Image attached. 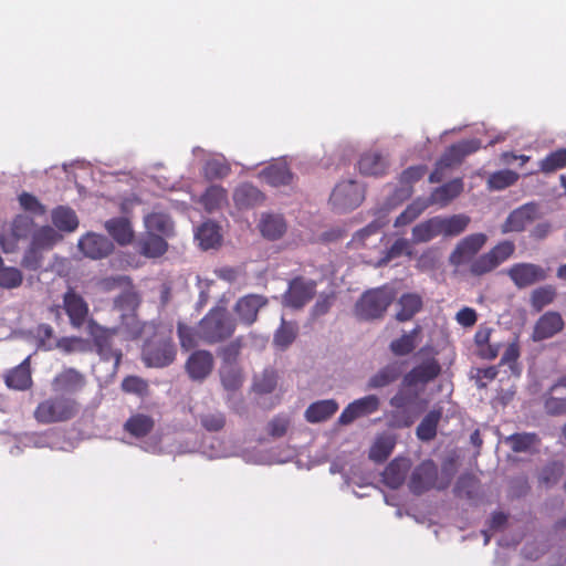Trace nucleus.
Wrapping results in <instances>:
<instances>
[{"label": "nucleus", "instance_id": "nucleus-1", "mask_svg": "<svg viewBox=\"0 0 566 566\" xmlns=\"http://www.w3.org/2000/svg\"><path fill=\"white\" fill-rule=\"evenodd\" d=\"M237 322L224 307H212L197 324L189 326L182 322L177 324V335L182 349L190 350L199 342L214 345L229 339L235 332Z\"/></svg>", "mask_w": 566, "mask_h": 566}, {"label": "nucleus", "instance_id": "nucleus-2", "mask_svg": "<svg viewBox=\"0 0 566 566\" xmlns=\"http://www.w3.org/2000/svg\"><path fill=\"white\" fill-rule=\"evenodd\" d=\"M80 410L81 405L75 398L55 394L38 403L33 417L41 424L61 423L74 419Z\"/></svg>", "mask_w": 566, "mask_h": 566}, {"label": "nucleus", "instance_id": "nucleus-3", "mask_svg": "<svg viewBox=\"0 0 566 566\" xmlns=\"http://www.w3.org/2000/svg\"><path fill=\"white\" fill-rule=\"evenodd\" d=\"M395 300V291L381 286L366 291L355 304V314L364 321L378 319L384 316Z\"/></svg>", "mask_w": 566, "mask_h": 566}, {"label": "nucleus", "instance_id": "nucleus-4", "mask_svg": "<svg viewBox=\"0 0 566 566\" xmlns=\"http://www.w3.org/2000/svg\"><path fill=\"white\" fill-rule=\"evenodd\" d=\"M176 346L170 336L156 332L142 349V359L147 367L164 368L174 363Z\"/></svg>", "mask_w": 566, "mask_h": 566}, {"label": "nucleus", "instance_id": "nucleus-5", "mask_svg": "<svg viewBox=\"0 0 566 566\" xmlns=\"http://www.w3.org/2000/svg\"><path fill=\"white\" fill-rule=\"evenodd\" d=\"M86 331L101 359L113 360L114 367L117 368L122 361L123 353L122 349L113 346V339L119 334V328L106 327L94 318H90Z\"/></svg>", "mask_w": 566, "mask_h": 566}, {"label": "nucleus", "instance_id": "nucleus-6", "mask_svg": "<svg viewBox=\"0 0 566 566\" xmlns=\"http://www.w3.org/2000/svg\"><path fill=\"white\" fill-rule=\"evenodd\" d=\"M451 478L439 479L438 467L432 460H424L417 465L409 480V490L416 495L437 489L444 490L449 486Z\"/></svg>", "mask_w": 566, "mask_h": 566}, {"label": "nucleus", "instance_id": "nucleus-7", "mask_svg": "<svg viewBox=\"0 0 566 566\" xmlns=\"http://www.w3.org/2000/svg\"><path fill=\"white\" fill-rule=\"evenodd\" d=\"M515 251L512 241L504 240L494 245L490 251L476 256L469 264L472 276L481 277L494 271L499 265L509 260Z\"/></svg>", "mask_w": 566, "mask_h": 566}, {"label": "nucleus", "instance_id": "nucleus-8", "mask_svg": "<svg viewBox=\"0 0 566 566\" xmlns=\"http://www.w3.org/2000/svg\"><path fill=\"white\" fill-rule=\"evenodd\" d=\"M412 387L400 388L389 400L395 409L390 413L389 423L396 428H408L413 423V418L406 413V410L416 403L419 392L411 390Z\"/></svg>", "mask_w": 566, "mask_h": 566}, {"label": "nucleus", "instance_id": "nucleus-9", "mask_svg": "<svg viewBox=\"0 0 566 566\" xmlns=\"http://www.w3.org/2000/svg\"><path fill=\"white\" fill-rule=\"evenodd\" d=\"M363 187L355 180H344L337 184L329 197V202L339 211L357 208L364 200Z\"/></svg>", "mask_w": 566, "mask_h": 566}, {"label": "nucleus", "instance_id": "nucleus-10", "mask_svg": "<svg viewBox=\"0 0 566 566\" xmlns=\"http://www.w3.org/2000/svg\"><path fill=\"white\" fill-rule=\"evenodd\" d=\"M488 241L484 233H472L461 239L449 255V263L455 268L470 264Z\"/></svg>", "mask_w": 566, "mask_h": 566}, {"label": "nucleus", "instance_id": "nucleus-11", "mask_svg": "<svg viewBox=\"0 0 566 566\" xmlns=\"http://www.w3.org/2000/svg\"><path fill=\"white\" fill-rule=\"evenodd\" d=\"M62 306L73 328L80 329L85 324L87 325L90 315L88 303L74 287H69L63 294Z\"/></svg>", "mask_w": 566, "mask_h": 566}, {"label": "nucleus", "instance_id": "nucleus-12", "mask_svg": "<svg viewBox=\"0 0 566 566\" xmlns=\"http://www.w3.org/2000/svg\"><path fill=\"white\" fill-rule=\"evenodd\" d=\"M506 274L517 289L528 287L548 277L546 269L528 262L513 264L507 269Z\"/></svg>", "mask_w": 566, "mask_h": 566}, {"label": "nucleus", "instance_id": "nucleus-13", "mask_svg": "<svg viewBox=\"0 0 566 566\" xmlns=\"http://www.w3.org/2000/svg\"><path fill=\"white\" fill-rule=\"evenodd\" d=\"M87 384L86 377L73 367L63 368L52 381L51 389L56 395L70 396L82 391Z\"/></svg>", "mask_w": 566, "mask_h": 566}, {"label": "nucleus", "instance_id": "nucleus-14", "mask_svg": "<svg viewBox=\"0 0 566 566\" xmlns=\"http://www.w3.org/2000/svg\"><path fill=\"white\" fill-rule=\"evenodd\" d=\"M316 282L303 276H296L289 283L284 294V304L292 308H302L315 295Z\"/></svg>", "mask_w": 566, "mask_h": 566}, {"label": "nucleus", "instance_id": "nucleus-15", "mask_svg": "<svg viewBox=\"0 0 566 566\" xmlns=\"http://www.w3.org/2000/svg\"><path fill=\"white\" fill-rule=\"evenodd\" d=\"M78 249L86 258L101 260L114 251V244L105 235L88 232L78 240Z\"/></svg>", "mask_w": 566, "mask_h": 566}, {"label": "nucleus", "instance_id": "nucleus-16", "mask_svg": "<svg viewBox=\"0 0 566 566\" xmlns=\"http://www.w3.org/2000/svg\"><path fill=\"white\" fill-rule=\"evenodd\" d=\"M213 355L206 349H197L188 357L185 369L193 381L205 380L213 370Z\"/></svg>", "mask_w": 566, "mask_h": 566}, {"label": "nucleus", "instance_id": "nucleus-17", "mask_svg": "<svg viewBox=\"0 0 566 566\" xmlns=\"http://www.w3.org/2000/svg\"><path fill=\"white\" fill-rule=\"evenodd\" d=\"M380 400L376 395H368L350 402L340 413L338 422L349 424L356 419L369 416L379 409Z\"/></svg>", "mask_w": 566, "mask_h": 566}, {"label": "nucleus", "instance_id": "nucleus-18", "mask_svg": "<svg viewBox=\"0 0 566 566\" xmlns=\"http://www.w3.org/2000/svg\"><path fill=\"white\" fill-rule=\"evenodd\" d=\"M33 220L23 214L17 216L11 223L10 232L0 235V244L4 252H13L20 240H25L32 232Z\"/></svg>", "mask_w": 566, "mask_h": 566}, {"label": "nucleus", "instance_id": "nucleus-19", "mask_svg": "<svg viewBox=\"0 0 566 566\" xmlns=\"http://www.w3.org/2000/svg\"><path fill=\"white\" fill-rule=\"evenodd\" d=\"M441 373V366L436 358H429L410 369L403 377L405 387L427 385L434 380Z\"/></svg>", "mask_w": 566, "mask_h": 566}, {"label": "nucleus", "instance_id": "nucleus-20", "mask_svg": "<svg viewBox=\"0 0 566 566\" xmlns=\"http://www.w3.org/2000/svg\"><path fill=\"white\" fill-rule=\"evenodd\" d=\"M480 147L481 142L479 139H465L452 144L439 158L440 165H444L448 168L459 165L467 156L479 150Z\"/></svg>", "mask_w": 566, "mask_h": 566}, {"label": "nucleus", "instance_id": "nucleus-21", "mask_svg": "<svg viewBox=\"0 0 566 566\" xmlns=\"http://www.w3.org/2000/svg\"><path fill=\"white\" fill-rule=\"evenodd\" d=\"M564 326L565 322L558 312H546L535 323L533 339L536 342L548 339L562 332Z\"/></svg>", "mask_w": 566, "mask_h": 566}, {"label": "nucleus", "instance_id": "nucleus-22", "mask_svg": "<svg viewBox=\"0 0 566 566\" xmlns=\"http://www.w3.org/2000/svg\"><path fill=\"white\" fill-rule=\"evenodd\" d=\"M538 214V206L534 202L525 203L513 210L504 224V231L520 232L533 222Z\"/></svg>", "mask_w": 566, "mask_h": 566}, {"label": "nucleus", "instance_id": "nucleus-23", "mask_svg": "<svg viewBox=\"0 0 566 566\" xmlns=\"http://www.w3.org/2000/svg\"><path fill=\"white\" fill-rule=\"evenodd\" d=\"M463 188V180L461 178H454L449 182L434 188L426 201L429 206L437 205L439 207H446L461 195Z\"/></svg>", "mask_w": 566, "mask_h": 566}, {"label": "nucleus", "instance_id": "nucleus-24", "mask_svg": "<svg viewBox=\"0 0 566 566\" xmlns=\"http://www.w3.org/2000/svg\"><path fill=\"white\" fill-rule=\"evenodd\" d=\"M410 460L407 458L394 459L382 472L384 483L390 489L400 488L406 480V475L410 470Z\"/></svg>", "mask_w": 566, "mask_h": 566}, {"label": "nucleus", "instance_id": "nucleus-25", "mask_svg": "<svg viewBox=\"0 0 566 566\" xmlns=\"http://www.w3.org/2000/svg\"><path fill=\"white\" fill-rule=\"evenodd\" d=\"M259 177L272 187L287 186L293 175L285 163H274L261 170Z\"/></svg>", "mask_w": 566, "mask_h": 566}, {"label": "nucleus", "instance_id": "nucleus-26", "mask_svg": "<svg viewBox=\"0 0 566 566\" xmlns=\"http://www.w3.org/2000/svg\"><path fill=\"white\" fill-rule=\"evenodd\" d=\"M153 327V324L139 321L136 313H123L120 314L119 325L114 328H119V334H123L125 339L135 340L143 335L146 328Z\"/></svg>", "mask_w": 566, "mask_h": 566}, {"label": "nucleus", "instance_id": "nucleus-27", "mask_svg": "<svg viewBox=\"0 0 566 566\" xmlns=\"http://www.w3.org/2000/svg\"><path fill=\"white\" fill-rule=\"evenodd\" d=\"M387 168V159L376 150L364 153L358 161L360 174L366 176H381L386 172Z\"/></svg>", "mask_w": 566, "mask_h": 566}, {"label": "nucleus", "instance_id": "nucleus-28", "mask_svg": "<svg viewBox=\"0 0 566 566\" xmlns=\"http://www.w3.org/2000/svg\"><path fill=\"white\" fill-rule=\"evenodd\" d=\"M263 193L251 184H242L233 192V201L240 209H248L259 206L263 202Z\"/></svg>", "mask_w": 566, "mask_h": 566}, {"label": "nucleus", "instance_id": "nucleus-29", "mask_svg": "<svg viewBox=\"0 0 566 566\" xmlns=\"http://www.w3.org/2000/svg\"><path fill=\"white\" fill-rule=\"evenodd\" d=\"M401 375L399 363L387 364L374 374L367 382V389H381L394 384Z\"/></svg>", "mask_w": 566, "mask_h": 566}, {"label": "nucleus", "instance_id": "nucleus-30", "mask_svg": "<svg viewBox=\"0 0 566 566\" xmlns=\"http://www.w3.org/2000/svg\"><path fill=\"white\" fill-rule=\"evenodd\" d=\"M105 229L108 234L120 245H126L132 242L134 231L127 218L118 217L109 219L105 222Z\"/></svg>", "mask_w": 566, "mask_h": 566}, {"label": "nucleus", "instance_id": "nucleus-31", "mask_svg": "<svg viewBox=\"0 0 566 566\" xmlns=\"http://www.w3.org/2000/svg\"><path fill=\"white\" fill-rule=\"evenodd\" d=\"M264 303L259 295H248L237 302L234 311L242 322L250 325L255 322L258 312Z\"/></svg>", "mask_w": 566, "mask_h": 566}, {"label": "nucleus", "instance_id": "nucleus-32", "mask_svg": "<svg viewBox=\"0 0 566 566\" xmlns=\"http://www.w3.org/2000/svg\"><path fill=\"white\" fill-rule=\"evenodd\" d=\"M6 385L17 390H25L31 387L32 377L29 358L24 359L6 375Z\"/></svg>", "mask_w": 566, "mask_h": 566}, {"label": "nucleus", "instance_id": "nucleus-33", "mask_svg": "<svg viewBox=\"0 0 566 566\" xmlns=\"http://www.w3.org/2000/svg\"><path fill=\"white\" fill-rule=\"evenodd\" d=\"M338 409L334 399L319 400L311 403L305 410V419L311 423H317L329 419Z\"/></svg>", "mask_w": 566, "mask_h": 566}, {"label": "nucleus", "instance_id": "nucleus-34", "mask_svg": "<svg viewBox=\"0 0 566 566\" xmlns=\"http://www.w3.org/2000/svg\"><path fill=\"white\" fill-rule=\"evenodd\" d=\"M168 249V243L163 238V235L147 232L145 237H143L138 241V250L139 253L147 258H159L166 253Z\"/></svg>", "mask_w": 566, "mask_h": 566}, {"label": "nucleus", "instance_id": "nucleus-35", "mask_svg": "<svg viewBox=\"0 0 566 566\" xmlns=\"http://www.w3.org/2000/svg\"><path fill=\"white\" fill-rule=\"evenodd\" d=\"M399 311L396 318L399 322L410 321L422 308V297L417 293L402 294L398 301Z\"/></svg>", "mask_w": 566, "mask_h": 566}, {"label": "nucleus", "instance_id": "nucleus-36", "mask_svg": "<svg viewBox=\"0 0 566 566\" xmlns=\"http://www.w3.org/2000/svg\"><path fill=\"white\" fill-rule=\"evenodd\" d=\"M155 427L154 419L144 413L132 415L124 423V430L135 438L148 436Z\"/></svg>", "mask_w": 566, "mask_h": 566}, {"label": "nucleus", "instance_id": "nucleus-37", "mask_svg": "<svg viewBox=\"0 0 566 566\" xmlns=\"http://www.w3.org/2000/svg\"><path fill=\"white\" fill-rule=\"evenodd\" d=\"M442 417V408L430 410L418 424L416 434L421 441H431L437 436L438 424Z\"/></svg>", "mask_w": 566, "mask_h": 566}, {"label": "nucleus", "instance_id": "nucleus-38", "mask_svg": "<svg viewBox=\"0 0 566 566\" xmlns=\"http://www.w3.org/2000/svg\"><path fill=\"white\" fill-rule=\"evenodd\" d=\"M441 235L439 217L427 219L412 228V242L424 243Z\"/></svg>", "mask_w": 566, "mask_h": 566}, {"label": "nucleus", "instance_id": "nucleus-39", "mask_svg": "<svg viewBox=\"0 0 566 566\" xmlns=\"http://www.w3.org/2000/svg\"><path fill=\"white\" fill-rule=\"evenodd\" d=\"M439 217L441 235L443 237H458L465 231L471 222L469 216L464 213L452 214L450 217Z\"/></svg>", "mask_w": 566, "mask_h": 566}, {"label": "nucleus", "instance_id": "nucleus-40", "mask_svg": "<svg viewBox=\"0 0 566 566\" xmlns=\"http://www.w3.org/2000/svg\"><path fill=\"white\" fill-rule=\"evenodd\" d=\"M227 201L228 192L223 187L219 185H212L208 187L200 197V203L208 212L220 209L223 205L227 203Z\"/></svg>", "mask_w": 566, "mask_h": 566}, {"label": "nucleus", "instance_id": "nucleus-41", "mask_svg": "<svg viewBox=\"0 0 566 566\" xmlns=\"http://www.w3.org/2000/svg\"><path fill=\"white\" fill-rule=\"evenodd\" d=\"M196 238L205 250L216 248L222 239L219 226L211 221L205 222L198 228Z\"/></svg>", "mask_w": 566, "mask_h": 566}, {"label": "nucleus", "instance_id": "nucleus-42", "mask_svg": "<svg viewBox=\"0 0 566 566\" xmlns=\"http://www.w3.org/2000/svg\"><path fill=\"white\" fill-rule=\"evenodd\" d=\"M219 374L221 384L227 391L235 392L242 387L244 376L239 365L221 366Z\"/></svg>", "mask_w": 566, "mask_h": 566}, {"label": "nucleus", "instance_id": "nucleus-43", "mask_svg": "<svg viewBox=\"0 0 566 566\" xmlns=\"http://www.w3.org/2000/svg\"><path fill=\"white\" fill-rule=\"evenodd\" d=\"M145 226L150 233L157 232L159 235H170L174 230V223L170 217L164 212H153L145 217Z\"/></svg>", "mask_w": 566, "mask_h": 566}, {"label": "nucleus", "instance_id": "nucleus-44", "mask_svg": "<svg viewBox=\"0 0 566 566\" xmlns=\"http://www.w3.org/2000/svg\"><path fill=\"white\" fill-rule=\"evenodd\" d=\"M421 333V327L417 325L409 333L395 339L390 344V350L397 356H406L413 352L417 346V339Z\"/></svg>", "mask_w": 566, "mask_h": 566}, {"label": "nucleus", "instance_id": "nucleus-45", "mask_svg": "<svg viewBox=\"0 0 566 566\" xmlns=\"http://www.w3.org/2000/svg\"><path fill=\"white\" fill-rule=\"evenodd\" d=\"M52 222L61 231L72 232L78 226V219L74 210L60 206L52 211Z\"/></svg>", "mask_w": 566, "mask_h": 566}, {"label": "nucleus", "instance_id": "nucleus-46", "mask_svg": "<svg viewBox=\"0 0 566 566\" xmlns=\"http://www.w3.org/2000/svg\"><path fill=\"white\" fill-rule=\"evenodd\" d=\"M286 230V224L281 216L266 214L263 216L260 222V231L263 237L276 240L283 235Z\"/></svg>", "mask_w": 566, "mask_h": 566}, {"label": "nucleus", "instance_id": "nucleus-47", "mask_svg": "<svg viewBox=\"0 0 566 566\" xmlns=\"http://www.w3.org/2000/svg\"><path fill=\"white\" fill-rule=\"evenodd\" d=\"M230 172L231 166L223 157L208 159L202 168L203 177L209 181L223 179Z\"/></svg>", "mask_w": 566, "mask_h": 566}, {"label": "nucleus", "instance_id": "nucleus-48", "mask_svg": "<svg viewBox=\"0 0 566 566\" xmlns=\"http://www.w3.org/2000/svg\"><path fill=\"white\" fill-rule=\"evenodd\" d=\"M557 291L553 285L539 286L532 291L530 303L535 312H541L545 306L552 304L556 298Z\"/></svg>", "mask_w": 566, "mask_h": 566}, {"label": "nucleus", "instance_id": "nucleus-49", "mask_svg": "<svg viewBox=\"0 0 566 566\" xmlns=\"http://www.w3.org/2000/svg\"><path fill=\"white\" fill-rule=\"evenodd\" d=\"M505 443L514 452H527L539 443V438L534 432L513 433L505 438Z\"/></svg>", "mask_w": 566, "mask_h": 566}, {"label": "nucleus", "instance_id": "nucleus-50", "mask_svg": "<svg viewBox=\"0 0 566 566\" xmlns=\"http://www.w3.org/2000/svg\"><path fill=\"white\" fill-rule=\"evenodd\" d=\"M479 481L471 474H462L459 476L453 493L459 499L473 500L478 495Z\"/></svg>", "mask_w": 566, "mask_h": 566}, {"label": "nucleus", "instance_id": "nucleus-51", "mask_svg": "<svg viewBox=\"0 0 566 566\" xmlns=\"http://www.w3.org/2000/svg\"><path fill=\"white\" fill-rule=\"evenodd\" d=\"M297 327L292 322L282 319L281 326L276 329L273 344L281 350H285L296 338Z\"/></svg>", "mask_w": 566, "mask_h": 566}, {"label": "nucleus", "instance_id": "nucleus-52", "mask_svg": "<svg viewBox=\"0 0 566 566\" xmlns=\"http://www.w3.org/2000/svg\"><path fill=\"white\" fill-rule=\"evenodd\" d=\"M140 304L139 295L132 287L123 291L114 298V308L123 313H136Z\"/></svg>", "mask_w": 566, "mask_h": 566}, {"label": "nucleus", "instance_id": "nucleus-53", "mask_svg": "<svg viewBox=\"0 0 566 566\" xmlns=\"http://www.w3.org/2000/svg\"><path fill=\"white\" fill-rule=\"evenodd\" d=\"M429 203L426 199H416L396 218L395 227H405L415 221L427 208Z\"/></svg>", "mask_w": 566, "mask_h": 566}, {"label": "nucleus", "instance_id": "nucleus-54", "mask_svg": "<svg viewBox=\"0 0 566 566\" xmlns=\"http://www.w3.org/2000/svg\"><path fill=\"white\" fill-rule=\"evenodd\" d=\"M539 170L544 174H553L566 167V148H558L546 155L539 161Z\"/></svg>", "mask_w": 566, "mask_h": 566}, {"label": "nucleus", "instance_id": "nucleus-55", "mask_svg": "<svg viewBox=\"0 0 566 566\" xmlns=\"http://www.w3.org/2000/svg\"><path fill=\"white\" fill-rule=\"evenodd\" d=\"M394 447L395 441L391 437H378L369 450V458L375 462H384L391 454Z\"/></svg>", "mask_w": 566, "mask_h": 566}, {"label": "nucleus", "instance_id": "nucleus-56", "mask_svg": "<svg viewBox=\"0 0 566 566\" xmlns=\"http://www.w3.org/2000/svg\"><path fill=\"white\" fill-rule=\"evenodd\" d=\"M518 177L517 172L510 169H503L491 174L488 179V185L490 189L503 190L514 185L518 180Z\"/></svg>", "mask_w": 566, "mask_h": 566}, {"label": "nucleus", "instance_id": "nucleus-57", "mask_svg": "<svg viewBox=\"0 0 566 566\" xmlns=\"http://www.w3.org/2000/svg\"><path fill=\"white\" fill-rule=\"evenodd\" d=\"M243 347L242 337H237L219 350L221 366L239 365L238 359Z\"/></svg>", "mask_w": 566, "mask_h": 566}, {"label": "nucleus", "instance_id": "nucleus-58", "mask_svg": "<svg viewBox=\"0 0 566 566\" xmlns=\"http://www.w3.org/2000/svg\"><path fill=\"white\" fill-rule=\"evenodd\" d=\"M57 238L59 235L53 228L44 226L33 232L31 244L40 250L50 249L55 244Z\"/></svg>", "mask_w": 566, "mask_h": 566}, {"label": "nucleus", "instance_id": "nucleus-59", "mask_svg": "<svg viewBox=\"0 0 566 566\" xmlns=\"http://www.w3.org/2000/svg\"><path fill=\"white\" fill-rule=\"evenodd\" d=\"M120 388L125 394L136 395L144 398L149 394L148 382L138 376H127L123 379Z\"/></svg>", "mask_w": 566, "mask_h": 566}, {"label": "nucleus", "instance_id": "nucleus-60", "mask_svg": "<svg viewBox=\"0 0 566 566\" xmlns=\"http://www.w3.org/2000/svg\"><path fill=\"white\" fill-rule=\"evenodd\" d=\"M23 282L22 272L14 266L0 265V287L12 290L19 287Z\"/></svg>", "mask_w": 566, "mask_h": 566}, {"label": "nucleus", "instance_id": "nucleus-61", "mask_svg": "<svg viewBox=\"0 0 566 566\" xmlns=\"http://www.w3.org/2000/svg\"><path fill=\"white\" fill-rule=\"evenodd\" d=\"M277 384V375L273 369H264L260 377L255 378L253 389L258 394L272 392Z\"/></svg>", "mask_w": 566, "mask_h": 566}, {"label": "nucleus", "instance_id": "nucleus-62", "mask_svg": "<svg viewBox=\"0 0 566 566\" xmlns=\"http://www.w3.org/2000/svg\"><path fill=\"white\" fill-rule=\"evenodd\" d=\"M411 256L412 255V247L411 243L403 238L397 239L391 247L386 251L385 256L380 260V263H388L392 259L399 258L401 255Z\"/></svg>", "mask_w": 566, "mask_h": 566}, {"label": "nucleus", "instance_id": "nucleus-63", "mask_svg": "<svg viewBox=\"0 0 566 566\" xmlns=\"http://www.w3.org/2000/svg\"><path fill=\"white\" fill-rule=\"evenodd\" d=\"M19 203L23 210L34 214L43 216L46 212L45 207L38 200V198L25 191L19 196Z\"/></svg>", "mask_w": 566, "mask_h": 566}, {"label": "nucleus", "instance_id": "nucleus-64", "mask_svg": "<svg viewBox=\"0 0 566 566\" xmlns=\"http://www.w3.org/2000/svg\"><path fill=\"white\" fill-rule=\"evenodd\" d=\"M200 423L207 431L217 432L223 429L226 417L222 412L202 415Z\"/></svg>", "mask_w": 566, "mask_h": 566}]
</instances>
